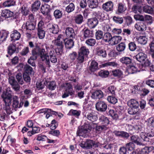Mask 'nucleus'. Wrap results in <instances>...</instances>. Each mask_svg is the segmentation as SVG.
<instances>
[{
    "instance_id": "1",
    "label": "nucleus",
    "mask_w": 154,
    "mask_h": 154,
    "mask_svg": "<svg viewBox=\"0 0 154 154\" xmlns=\"http://www.w3.org/2000/svg\"><path fill=\"white\" fill-rule=\"evenodd\" d=\"M11 92V88L8 87L5 91L2 92L1 95V97L4 103L3 105V109L8 115L11 114L13 112V109L11 106L12 97Z\"/></svg>"
},
{
    "instance_id": "2",
    "label": "nucleus",
    "mask_w": 154,
    "mask_h": 154,
    "mask_svg": "<svg viewBox=\"0 0 154 154\" xmlns=\"http://www.w3.org/2000/svg\"><path fill=\"white\" fill-rule=\"evenodd\" d=\"M64 41L63 35L60 34L57 38L52 40V42L54 45H51L50 48L53 49L55 48V51L57 55H60L63 52Z\"/></svg>"
},
{
    "instance_id": "3",
    "label": "nucleus",
    "mask_w": 154,
    "mask_h": 154,
    "mask_svg": "<svg viewBox=\"0 0 154 154\" xmlns=\"http://www.w3.org/2000/svg\"><path fill=\"white\" fill-rule=\"evenodd\" d=\"M91 127L89 124H85L79 127L77 132V134L79 136L85 137L87 133H89L91 130Z\"/></svg>"
},
{
    "instance_id": "4",
    "label": "nucleus",
    "mask_w": 154,
    "mask_h": 154,
    "mask_svg": "<svg viewBox=\"0 0 154 154\" xmlns=\"http://www.w3.org/2000/svg\"><path fill=\"white\" fill-rule=\"evenodd\" d=\"M40 57L42 61H45V62L49 67L50 66V62L48 55L45 51L44 49H42L39 50V53Z\"/></svg>"
},
{
    "instance_id": "5",
    "label": "nucleus",
    "mask_w": 154,
    "mask_h": 154,
    "mask_svg": "<svg viewBox=\"0 0 154 154\" xmlns=\"http://www.w3.org/2000/svg\"><path fill=\"white\" fill-rule=\"evenodd\" d=\"M140 136L141 138L144 141H149V138L148 137H152L154 136V130H152L150 132L147 133L146 134L145 133L142 132L140 134Z\"/></svg>"
},
{
    "instance_id": "6",
    "label": "nucleus",
    "mask_w": 154,
    "mask_h": 154,
    "mask_svg": "<svg viewBox=\"0 0 154 154\" xmlns=\"http://www.w3.org/2000/svg\"><path fill=\"white\" fill-rule=\"evenodd\" d=\"M107 106L106 103L103 101H99L96 104V109L100 112H104L107 109Z\"/></svg>"
},
{
    "instance_id": "7",
    "label": "nucleus",
    "mask_w": 154,
    "mask_h": 154,
    "mask_svg": "<svg viewBox=\"0 0 154 154\" xmlns=\"http://www.w3.org/2000/svg\"><path fill=\"white\" fill-rule=\"evenodd\" d=\"M93 144L92 140H87L85 141H82L79 144V145L83 148L89 149L92 148Z\"/></svg>"
},
{
    "instance_id": "8",
    "label": "nucleus",
    "mask_w": 154,
    "mask_h": 154,
    "mask_svg": "<svg viewBox=\"0 0 154 154\" xmlns=\"http://www.w3.org/2000/svg\"><path fill=\"white\" fill-rule=\"evenodd\" d=\"M113 4L111 1H109L103 4L102 6L103 10L107 12L111 11L113 10Z\"/></svg>"
},
{
    "instance_id": "9",
    "label": "nucleus",
    "mask_w": 154,
    "mask_h": 154,
    "mask_svg": "<svg viewBox=\"0 0 154 154\" xmlns=\"http://www.w3.org/2000/svg\"><path fill=\"white\" fill-rule=\"evenodd\" d=\"M23 28L26 29V30H32L35 29V22H30L29 21L26 22L25 25H23Z\"/></svg>"
},
{
    "instance_id": "10",
    "label": "nucleus",
    "mask_w": 154,
    "mask_h": 154,
    "mask_svg": "<svg viewBox=\"0 0 154 154\" xmlns=\"http://www.w3.org/2000/svg\"><path fill=\"white\" fill-rule=\"evenodd\" d=\"M98 21L96 18H93L88 20V25L89 27L91 28H95L98 24Z\"/></svg>"
},
{
    "instance_id": "11",
    "label": "nucleus",
    "mask_w": 154,
    "mask_h": 154,
    "mask_svg": "<svg viewBox=\"0 0 154 154\" xmlns=\"http://www.w3.org/2000/svg\"><path fill=\"white\" fill-rule=\"evenodd\" d=\"M126 9L127 8L125 3L122 2L119 3L118 4L117 13L118 14H123Z\"/></svg>"
},
{
    "instance_id": "12",
    "label": "nucleus",
    "mask_w": 154,
    "mask_h": 154,
    "mask_svg": "<svg viewBox=\"0 0 154 154\" xmlns=\"http://www.w3.org/2000/svg\"><path fill=\"white\" fill-rule=\"evenodd\" d=\"M103 96L102 91L100 90H97L92 94L91 97L94 99H100Z\"/></svg>"
},
{
    "instance_id": "13",
    "label": "nucleus",
    "mask_w": 154,
    "mask_h": 154,
    "mask_svg": "<svg viewBox=\"0 0 154 154\" xmlns=\"http://www.w3.org/2000/svg\"><path fill=\"white\" fill-rule=\"evenodd\" d=\"M50 11V6L47 4H44L41 6V11L44 15H48Z\"/></svg>"
},
{
    "instance_id": "14",
    "label": "nucleus",
    "mask_w": 154,
    "mask_h": 154,
    "mask_svg": "<svg viewBox=\"0 0 154 154\" xmlns=\"http://www.w3.org/2000/svg\"><path fill=\"white\" fill-rule=\"evenodd\" d=\"M66 36L69 38H75V34L74 29L71 27H67L65 30Z\"/></svg>"
},
{
    "instance_id": "15",
    "label": "nucleus",
    "mask_w": 154,
    "mask_h": 154,
    "mask_svg": "<svg viewBox=\"0 0 154 154\" xmlns=\"http://www.w3.org/2000/svg\"><path fill=\"white\" fill-rule=\"evenodd\" d=\"M135 27L139 31H143L146 29V26L144 22H139L135 24Z\"/></svg>"
},
{
    "instance_id": "16",
    "label": "nucleus",
    "mask_w": 154,
    "mask_h": 154,
    "mask_svg": "<svg viewBox=\"0 0 154 154\" xmlns=\"http://www.w3.org/2000/svg\"><path fill=\"white\" fill-rule=\"evenodd\" d=\"M86 117L88 119L92 122H95L97 119V116L94 112L88 113L86 116Z\"/></svg>"
},
{
    "instance_id": "17",
    "label": "nucleus",
    "mask_w": 154,
    "mask_h": 154,
    "mask_svg": "<svg viewBox=\"0 0 154 154\" xmlns=\"http://www.w3.org/2000/svg\"><path fill=\"white\" fill-rule=\"evenodd\" d=\"M14 13L8 10H3L2 13L1 15L2 17L5 18L12 17L14 16Z\"/></svg>"
},
{
    "instance_id": "18",
    "label": "nucleus",
    "mask_w": 154,
    "mask_h": 154,
    "mask_svg": "<svg viewBox=\"0 0 154 154\" xmlns=\"http://www.w3.org/2000/svg\"><path fill=\"white\" fill-rule=\"evenodd\" d=\"M113 133L117 136L128 138L129 136L128 133L124 131H115Z\"/></svg>"
},
{
    "instance_id": "19",
    "label": "nucleus",
    "mask_w": 154,
    "mask_h": 154,
    "mask_svg": "<svg viewBox=\"0 0 154 154\" xmlns=\"http://www.w3.org/2000/svg\"><path fill=\"white\" fill-rule=\"evenodd\" d=\"M114 146L113 144H103L101 147L105 152H110L112 151Z\"/></svg>"
},
{
    "instance_id": "20",
    "label": "nucleus",
    "mask_w": 154,
    "mask_h": 154,
    "mask_svg": "<svg viewBox=\"0 0 154 154\" xmlns=\"http://www.w3.org/2000/svg\"><path fill=\"white\" fill-rule=\"evenodd\" d=\"M122 38L120 36H115L112 37L109 44L114 45L118 44L122 40Z\"/></svg>"
},
{
    "instance_id": "21",
    "label": "nucleus",
    "mask_w": 154,
    "mask_h": 154,
    "mask_svg": "<svg viewBox=\"0 0 154 154\" xmlns=\"http://www.w3.org/2000/svg\"><path fill=\"white\" fill-rule=\"evenodd\" d=\"M128 105L131 107H134L138 109L139 104L138 102L134 99H131L127 102Z\"/></svg>"
},
{
    "instance_id": "22",
    "label": "nucleus",
    "mask_w": 154,
    "mask_h": 154,
    "mask_svg": "<svg viewBox=\"0 0 154 154\" xmlns=\"http://www.w3.org/2000/svg\"><path fill=\"white\" fill-rule=\"evenodd\" d=\"M135 58L136 60L140 62L144 61L146 58V54L142 52H140L136 56Z\"/></svg>"
},
{
    "instance_id": "23",
    "label": "nucleus",
    "mask_w": 154,
    "mask_h": 154,
    "mask_svg": "<svg viewBox=\"0 0 154 154\" xmlns=\"http://www.w3.org/2000/svg\"><path fill=\"white\" fill-rule=\"evenodd\" d=\"M64 42L65 43V47L68 49L72 48L74 45V43L72 39H64Z\"/></svg>"
},
{
    "instance_id": "24",
    "label": "nucleus",
    "mask_w": 154,
    "mask_h": 154,
    "mask_svg": "<svg viewBox=\"0 0 154 154\" xmlns=\"http://www.w3.org/2000/svg\"><path fill=\"white\" fill-rule=\"evenodd\" d=\"M48 26L50 27L49 29L51 32L54 34H57L58 33L59 29L57 25L49 24L48 25Z\"/></svg>"
},
{
    "instance_id": "25",
    "label": "nucleus",
    "mask_w": 154,
    "mask_h": 154,
    "mask_svg": "<svg viewBox=\"0 0 154 154\" xmlns=\"http://www.w3.org/2000/svg\"><path fill=\"white\" fill-rule=\"evenodd\" d=\"M20 34L16 30H14L11 35V37L12 39V40H17L20 37Z\"/></svg>"
},
{
    "instance_id": "26",
    "label": "nucleus",
    "mask_w": 154,
    "mask_h": 154,
    "mask_svg": "<svg viewBox=\"0 0 154 154\" xmlns=\"http://www.w3.org/2000/svg\"><path fill=\"white\" fill-rule=\"evenodd\" d=\"M12 106L14 109L18 108L19 107V97L18 96H14L12 98Z\"/></svg>"
},
{
    "instance_id": "27",
    "label": "nucleus",
    "mask_w": 154,
    "mask_h": 154,
    "mask_svg": "<svg viewBox=\"0 0 154 154\" xmlns=\"http://www.w3.org/2000/svg\"><path fill=\"white\" fill-rule=\"evenodd\" d=\"M132 60L129 57H123L120 59V62L123 64L129 65L132 62Z\"/></svg>"
},
{
    "instance_id": "28",
    "label": "nucleus",
    "mask_w": 154,
    "mask_h": 154,
    "mask_svg": "<svg viewBox=\"0 0 154 154\" xmlns=\"http://www.w3.org/2000/svg\"><path fill=\"white\" fill-rule=\"evenodd\" d=\"M154 149L153 146H146L143 148L140 151V154H148L149 153L152 151Z\"/></svg>"
},
{
    "instance_id": "29",
    "label": "nucleus",
    "mask_w": 154,
    "mask_h": 154,
    "mask_svg": "<svg viewBox=\"0 0 154 154\" xmlns=\"http://www.w3.org/2000/svg\"><path fill=\"white\" fill-rule=\"evenodd\" d=\"M96 54L98 56L105 57L106 56V51L104 49L100 48L99 47L96 48Z\"/></svg>"
},
{
    "instance_id": "30",
    "label": "nucleus",
    "mask_w": 154,
    "mask_h": 154,
    "mask_svg": "<svg viewBox=\"0 0 154 154\" xmlns=\"http://www.w3.org/2000/svg\"><path fill=\"white\" fill-rule=\"evenodd\" d=\"M98 63L95 60H93L91 63L89 67V70L92 72H94L98 69Z\"/></svg>"
},
{
    "instance_id": "31",
    "label": "nucleus",
    "mask_w": 154,
    "mask_h": 154,
    "mask_svg": "<svg viewBox=\"0 0 154 154\" xmlns=\"http://www.w3.org/2000/svg\"><path fill=\"white\" fill-rule=\"evenodd\" d=\"M16 45L11 44L8 48V53L11 55L16 51Z\"/></svg>"
},
{
    "instance_id": "32",
    "label": "nucleus",
    "mask_w": 154,
    "mask_h": 154,
    "mask_svg": "<svg viewBox=\"0 0 154 154\" xmlns=\"http://www.w3.org/2000/svg\"><path fill=\"white\" fill-rule=\"evenodd\" d=\"M79 53L87 57L89 53V51L86 47L83 46L80 48Z\"/></svg>"
},
{
    "instance_id": "33",
    "label": "nucleus",
    "mask_w": 154,
    "mask_h": 154,
    "mask_svg": "<svg viewBox=\"0 0 154 154\" xmlns=\"http://www.w3.org/2000/svg\"><path fill=\"white\" fill-rule=\"evenodd\" d=\"M41 3L39 1H36L32 5V11H37L39 8Z\"/></svg>"
},
{
    "instance_id": "34",
    "label": "nucleus",
    "mask_w": 154,
    "mask_h": 154,
    "mask_svg": "<svg viewBox=\"0 0 154 154\" xmlns=\"http://www.w3.org/2000/svg\"><path fill=\"white\" fill-rule=\"evenodd\" d=\"M83 34L84 37L85 38L91 37L93 35L92 31L88 29L84 30L83 31Z\"/></svg>"
},
{
    "instance_id": "35",
    "label": "nucleus",
    "mask_w": 154,
    "mask_h": 154,
    "mask_svg": "<svg viewBox=\"0 0 154 154\" xmlns=\"http://www.w3.org/2000/svg\"><path fill=\"white\" fill-rule=\"evenodd\" d=\"M112 37L110 33L106 32L103 35V39L106 42H108L110 44Z\"/></svg>"
},
{
    "instance_id": "36",
    "label": "nucleus",
    "mask_w": 154,
    "mask_h": 154,
    "mask_svg": "<svg viewBox=\"0 0 154 154\" xmlns=\"http://www.w3.org/2000/svg\"><path fill=\"white\" fill-rule=\"evenodd\" d=\"M107 128L105 125H96L95 130L96 132L100 134L103 131L106 130Z\"/></svg>"
},
{
    "instance_id": "37",
    "label": "nucleus",
    "mask_w": 154,
    "mask_h": 154,
    "mask_svg": "<svg viewBox=\"0 0 154 154\" xmlns=\"http://www.w3.org/2000/svg\"><path fill=\"white\" fill-rule=\"evenodd\" d=\"M130 140L132 142L136 144L137 145H140L142 144V143L138 141L139 139V137L137 135H133L130 137Z\"/></svg>"
},
{
    "instance_id": "38",
    "label": "nucleus",
    "mask_w": 154,
    "mask_h": 154,
    "mask_svg": "<svg viewBox=\"0 0 154 154\" xmlns=\"http://www.w3.org/2000/svg\"><path fill=\"white\" fill-rule=\"evenodd\" d=\"M127 71L128 74H132L135 73L138 71L137 68L134 66H129Z\"/></svg>"
},
{
    "instance_id": "39",
    "label": "nucleus",
    "mask_w": 154,
    "mask_h": 154,
    "mask_svg": "<svg viewBox=\"0 0 154 154\" xmlns=\"http://www.w3.org/2000/svg\"><path fill=\"white\" fill-rule=\"evenodd\" d=\"M125 43L124 42H122L117 46L116 49L119 52H122L125 50Z\"/></svg>"
},
{
    "instance_id": "40",
    "label": "nucleus",
    "mask_w": 154,
    "mask_h": 154,
    "mask_svg": "<svg viewBox=\"0 0 154 154\" xmlns=\"http://www.w3.org/2000/svg\"><path fill=\"white\" fill-rule=\"evenodd\" d=\"M116 91V88L114 86L112 85L108 87L106 91L108 94H110L115 95Z\"/></svg>"
},
{
    "instance_id": "41",
    "label": "nucleus",
    "mask_w": 154,
    "mask_h": 154,
    "mask_svg": "<svg viewBox=\"0 0 154 154\" xmlns=\"http://www.w3.org/2000/svg\"><path fill=\"white\" fill-rule=\"evenodd\" d=\"M99 120L100 122H102L103 124H105L106 126L109 123V121L108 118L103 115H101L99 118Z\"/></svg>"
},
{
    "instance_id": "42",
    "label": "nucleus",
    "mask_w": 154,
    "mask_h": 154,
    "mask_svg": "<svg viewBox=\"0 0 154 154\" xmlns=\"http://www.w3.org/2000/svg\"><path fill=\"white\" fill-rule=\"evenodd\" d=\"M50 60L53 63H55L57 62V59L55 56V54L54 51H51L49 53Z\"/></svg>"
},
{
    "instance_id": "43",
    "label": "nucleus",
    "mask_w": 154,
    "mask_h": 154,
    "mask_svg": "<svg viewBox=\"0 0 154 154\" xmlns=\"http://www.w3.org/2000/svg\"><path fill=\"white\" fill-rule=\"evenodd\" d=\"M144 20L143 21H145L147 23L151 24L153 23V19L152 17L148 15H146L144 17Z\"/></svg>"
},
{
    "instance_id": "44",
    "label": "nucleus",
    "mask_w": 154,
    "mask_h": 154,
    "mask_svg": "<svg viewBox=\"0 0 154 154\" xmlns=\"http://www.w3.org/2000/svg\"><path fill=\"white\" fill-rule=\"evenodd\" d=\"M75 22L78 24H80L83 22V18L81 14L77 15L75 17Z\"/></svg>"
},
{
    "instance_id": "45",
    "label": "nucleus",
    "mask_w": 154,
    "mask_h": 154,
    "mask_svg": "<svg viewBox=\"0 0 154 154\" xmlns=\"http://www.w3.org/2000/svg\"><path fill=\"white\" fill-rule=\"evenodd\" d=\"M98 4L97 0H91L89 2L88 5L90 8L93 9L97 8Z\"/></svg>"
},
{
    "instance_id": "46",
    "label": "nucleus",
    "mask_w": 154,
    "mask_h": 154,
    "mask_svg": "<svg viewBox=\"0 0 154 154\" xmlns=\"http://www.w3.org/2000/svg\"><path fill=\"white\" fill-rule=\"evenodd\" d=\"M137 41L140 44L145 45L147 42V38L145 36H140L138 38Z\"/></svg>"
},
{
    "instance_id": "47",
    "label": "nucleus",
    "mask_w": 154,
    "mask_h": 154,
    "mask_svg": "<svg viewBox=\"0 0 154 154\" xmlns=\"http://www.w3.org/2000/svg\"><path fill=\"white\" fill-rule=\"evenodd\" d=\"M15 2L14 0H8L6 1L3 3V5L5 7H8L14 5Z\"/></svg>"
},
{
    "instance_id": "48",
    "label": "nucleus",
    "mask_w": 154,
    "mask_h": 154,
    "mask_svg": "<svg viewBox=\"0 0 154 154\" xmlns=\"http://www.w3.org/2000/svg\"><path fill=\"white\" fill-rule=\"evenodd\" d=\"M37 112L39 114H40L42 113H44L45 114V113H51L52 114H55V113L56 112H55L51 111V109H43L40 110Z\"/></svg>"
},
{
    "instance_id": "49",
    "label": "nucleus",
    "mask_w": 154,
    "mask_h": 154,
    "mask_svg": "<svg viewBox=\"0 0 154 154\" xmlns=\"http://www.w3.org/2000/svg\"><path fill=\"white\" fill-rule=\"evenodd\" d=\"M85 43L88 46H92L95 44L96 41L94 38H89L86 41Z\"/></svg>"
},
{
    "instance_id": "50",
    "label": "nucleus",
    "mask_w": 154,
    "mask_h": 154,
    "mask_svg": "<svg viewBox=\"0 0 154 154\" xmlns=\"http://www.w3.org/2000/svg\"><path fill=\"white\" fill-rule=\"evenodd\" d=\"M75 6L74 4L72 3H70L66 8V11L68 13H70L74 10Z\"/></svg>"
},
{
    "instance_id": "51",
    "label": "nucleus",
    "mask_w": 154,
    "mask_h": 154,
    "mask_svg": "<svg viewBox=\"0 0 154 154\" xmlns=\"http://www.w3.org/2000/svg\"><path fill=\"white\" fill-rule=\"evenodd\" d=\"M143 11L146 13L151 14L153 13V9L150 6L145 5L143 7Z\"/></svg>"
},
{
    "instance_id": "52",
    "label": "nucleus",
    "mask_w": 154,
    "mask_h": 154,
    "mask_svg": "<svg viewBox=\"0 0 154 154\" xmlns=\"http://www.w3.org/2000/svg\"><path fill=\"white\" fill-rule=\"evenodd\" d=\"M109 114L114 119L116 120L118 118V115L117 112L113 109H110L109 111Z\"/></svg>"
},
{
    "instance_id": "53",
    "label": "nucleus",
    "mask_w": 154,
    "mask_h": 154,
    "mask_svg": "<svg viewBox=\"0 0 154 154\" xmlns=\"http://www.w3.org/2000/svg\"><path fill=\"white\" fill-rule=\"evenodd\" d=\"M128 112L131 115H134L136 114L139 111L138 109L130 107L128 109Z\"/></svg>"
},
{
    "instance_id": "54",
    "label": "nucleus",
    "mask_w": 154,
    "mask_h": 154,
    "mask_svg": "<svg viewBox=\"0 0 154 154\" xmlns=\"http://www.w3.org/2000/svg\"><path fill=\"white\" fill-rule=\"evenodd\" d=\"M109 74V72L106 70H101L98 73L99 75L103 78L107 77Z\"/></svg>"
},
{
    "instance_id": "55",
    "label": "nucleus",
    "mask_w": 154,
    "mask_h": 154,
    "mask_svg": "<svg viewBox=\"0 0 154 154\" xmlns=\"http://www.w3.org/2000/svg\"><path fill=\"white\" fill-rule=\"evenodd\" d=\"M95 37L97 40H99L103 38V32L100 30H98L95 33Z\"/></svg>"
},
{
    "instance_id": "56",
    "label": "nucleus",
    "mask_w": 154,
    "mask_h": 154,
    "mask_svg": "<svg viewBox=\"0 0 154 154\" xmlns=\"http://www.w3.org/2000/svg\"><path fill=\"white\" fill-rule=\"evenodd\" d=\"M107 100L109 103L113 104H115L117 102V99L113 96H108Z\"/></svg>"
},
{
    "instance_id": "57",
    "label": "nucleus",
    "mask_w": 154,
    "mask_h": 154,
    "mask_svg": "<svg viewBox=\"0 0 154 154\" xmlns=\"http://www.w3.org/2000/svg\"><path fill=\"white\" fill-rule=\"evenodd\" d=\"M54 15L56 19L60 18L62 16V12L59 10H56L54 11Z\"/></svg>"
},
{
    "instance_id": "58",
    "label": "nucleus",
    "mask_w": 154,
    "mask_h": 154,
    "mask_svg": "<svg viewBox=\"0 0 154 154\" xmlns=\"http://www.w3.org/2000/svg\"><path fill=\"white\" fill-rule=\"evenodd\" d=\"M8 33L5 31H3L0 33V39L1 41L3 42L5 41L8 36Z\"/></svg>"
},
{
    "instance_id": "59",
    "label": "nucleus",
    "mask_w": 154,
    "mask_h": 154,
    "mask_svg": "<svg viewBox=\"0 0 154 154\" xmlns=\"http://www.w3.org/2000/svg\"><path fill=\"white\" fill-rule=\"evenodd\" d=\"M68 115L69 116L73 115L75 116H78L80 115V112L76 110L71 109L69 111Z\"/></svg>"
},
{
    "instance_id": "60",
    "label": "nucleus",
    "mask_w": 154,
    "mask_h": 154,
    "mask_svg": "<svg viewBox=\"0 0 154 154\" xmlns=\"http://www.w3.org/2000/svg\"><path fill=\"white\" fill-rule=\"evenodd\" d=\"M38 35L40 39H43L45 36V32L43 29H38Z\"/></svg>"
},
{
    "instance_id": "61",
    "label": "nucleus",
    "mask_w": 154,
    "mask_h": 154,
    "mask_svg": "<svg viewBox=\"0 0 154 154\" xmlns=\"http://www.w3.org/2000/svg\"><path fill=\"white\" fill-rule=\"evenodd\" d=\"M112 19L116 23L119 24L122 23L123 22V20L122 17L114 16L113 17Z\"/></svg>"
},
{
    "instance_id": "62",
    "label": "nucleus",
    "mask_w": 154,
    "mask_h": 154,
    "mask_svg": "<svg viewBox=\"0 0 154 154\" xmlns=\"http://www.w3.org/2000/svg\"><path fill=\"white\" fill-rule=\"evenodd\" d=\"M85 56L79 53L78 56L77 58V61L79 63H82L84 61Z\"/></svg>"
},
{
    "instance_id": "63",
    "label": "nucleus",
    "mask_w": 154,
    "mask_h": 154,
    "mask_svg": "<svg viewBox=\"0 0 154 154\" xmlns=\"http://www.w3.org/2000/svg\"><path fill=\"white\" fill-rule=\"evenodd\" d=\"M16 77L18 83L21 85H23L24 82L22 79L21 73H20L17 74L16 75Z\"/></svg>"
},
{
    "instance_id": "64",
    "label": "nucleus",
    "mask_w": 154,
    "mask_h": 154,
    "mask_svg": "<svg viewBox=\"0 0 154 154\" xmlns=\"http://www.w3.org/2000/svg\"><path fill=\"white\" fill-rule=\"evenodd\" d=\"M112 75L115 76L120 77L122 74V71L119 69H116L112 71Z\"/></svg>"
}]
</instances>
